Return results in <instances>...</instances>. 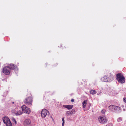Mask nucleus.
<instances>
[{
	"label": "nucleus",
	"instance_id": "1",
	"mask_svg": "<svg viewBox=\"0 0 126 126\" xmlns=\"http://www.w3.org/2000/svg\"><path fill=\"white\" fill-rule=\"evenodd\" d=\"M116 78L118 82L120 83L123 84L125 82V77L122 73H119L117 74Z\"/></svg>",
	"mask_w": 126,
	"mask_h": 126
},
{
	"label": "nucleus",
	"instance_id": "2",
	"mask_svg": "<svg viewBox=\"0 0 126 126\" xmlns=\"http://www.w3.org/2000/svg\"><path fill=\"white\" fill-rule=\"evenodd\" d=\"M32 97L29 96L25 98L24 100V102L26 105L31 106H32Z\"/></svg>",
	"mask_w": 126,
	"mask_h": 126
},
{
	"label": "nucleus",
	"instance_id": "3",
	"mask_svg": "<svg viewBox=\"0 0 126 126\" xmlns=\"http://www.w3.org/2000/svg\"><path fill=\"white\" fill-rule=\"evenodd\" d=\"M98 119L99 122L102 124H105L108 121L107 119L105 116L104 115L99 116Z\"/></svg>",
	"mask_w": 126,
	"mask_h": 126
},
{
	"label": "nucleus",
	"instance_id": "4",
	"mask_svg": "<svg viewBox=\"0 0 126 126\" xmlns=\"http://www.w3.org/2000/svg\"><path fill=\"white\" fill-rule=\"evenodd\" d=\"M3 122L7 126H12V124L8 117L5 116L3 118Z\"/></svg>",
	"mask_w": 126,
	"mask_h": 126
},
{
	"label": "nucleus",
	"instance_id": "5",
	"mask_svg": "<svg viewBox=\"0 0 126 126\" xmlns=\"http://www.w3.org/2000/svg\"><path fill=\"white\" fill-rule=\"evenodd\" d=\"M21 108L22 109V111L24 113L27 114H29L30 113L31 111L30 109L25 105H23L21 107Z\"/></svg>",
	"mask_w": 126,
	"mask_h": 126
},
{
	"label": "nucleus",
	"instance_id": "6",
	"mask_svg": "<svg viewBox=\"0 0 126 126\" xmlns=\"http://www.w3.org/2000/svg\"><path fill=\"white\" fill-rule=\"evenodd\" d=\"M2 72L6 75H8L10 74V70L9 67L8 66L4 67L3 69Z\"/></svg>",
	"mask_w": 126,
	"mask_h": 126
},
{
	"label": "nucleus",
	"instance_id": "7",
	"mask_svg": "<svg viewBox=\"0 0 126 126\" xmlns=\"http://www.w3.org/2000/svg\"><path fill=\"white\" fill-rule=\"evenodd\" d=\"M49 114V112L47 110L43 109L42 111L41 116L44 118L47 115H48Z\"/></svg>",
	"mask_w": 126,
	"mask_h": 126
},
{
	"label": "nucleus",
	"instance_id": "8",
	"mask_svg": "<svg viewBox=\"0 0 126 126\" xmlns=\"http://www.w3.org/2000/svg\"><path fill=\"white\" fill-rule=\"evenodd\" d=\"M8 66L10 70L12 69L14 70H16L18 69L17 66L14 64H11Z\"/></svg>",
	"mask_w": 126,
	"mask_h": 126
},
{
	"label": "nucleus",
	"instance_id": "9",
	"mask_svg": "<svg viewBox=\"0 0 126 126\" xmlns=\"http://www.w3.org/2000/svg\"><path fill=\"white\" fill-rule=\"evenodd\" d=\"M107 76L108 77V81H111L113 80V76L111 73L109 74Z\"/></svg>",
	"mask_w": 126,
	"mask_h": 126
},
{
	"label": "nucleus",
	"instance_id": "10",
	"mask_svg": "<svg viewBox=\"0 0 126 126\" xmlns=\"http://www.w3.org/2000/svg\"><path fill=\"white\" fill-rule=\"evenodd\" d=\"M31 123V121L30 120L27 119L25 120L24 121V125L25 126H27L29 125Z\"/></svg>",
	"mask_w": 126,
	"mask_h": 126
},
{
	"label": "nucleus",
	"instance_id": "11",
	"mask_svg": "<svg viewBox=\"0 0 126 126\" xmlns=\"http://www.w3.org/2000/svg\"><path fill=\"white\" fill-rule=\"evenodd\" d=\"M75 110L73 109L71 110L67 111L66 113V114L68 116L70 114H72L73 113H75Z\"/></svg>",
	"mask_w": 126,
	"mask_h": 126
},
{
	"label": "nucleus",
	"instance_id": "12",
	"mask_svg": "<svg viewBox=\"0 0 126 126\" xmlns=\"http://www.w3.org/2000/svg\"><path fill=\"white\" fill-rule=\"evenodd\" d=\"M101 80L103 82H106L108 81V77L107 76L105 75L101 78Z\"/></svg>",
	"mask_w": 126,
	"mask_h": 126
},
{
	"label": "nucleus",
	"instance_id": "13",
	"mask_svg": "<svg viewBox=\"0 0 126 126\" xmlns=\"http://www.w3.org/2000/svg\"><path fill=\"white\" fill-rule=\"evenodd\" d=\"M63 106L65 108H66L68 110H70L72 109L73 107V105H63Z\"/></svg>",
	"mask_w": 126,
	"mask_h": 126
},
{
	"label": "nucleus",
	"instance_id": "14",
	"mask_svg": "<svg viewBox=\"0 0 126 126\" xmlns=\"http://www.w3.org/2000/svg\"><path fill=\"white\" fill-rule=\"evenodd\" d=\"M113 109L115 111H119L120 110V107L117 106H114Z\"/></svg>",
	"mask_w": 126,
	"mask_h": 126
},
{
	"label": "nucleus",
	"instance_id": "15",
	"mask_svg": "<svg viewBox=\"0 0 126 126\" xmlns=\"http://www.w3.org/2000/svg\"><path fill=\"white\" fill-rule=\"evenodd\" d=\"M87 102V100H84L82 103V106L83 108H85L86 106Z\"/></svg>",
	"mask_w": 126,
	"mask_h": 126
},
{
	"label": "nucleus",
	"instance_id": "16",
	"mask_svg": "<svg viewBox=\"0 0 126 126\" xmlns=\"http://www.w3.org/2000/svg\"><path fill=\"white\" fill-rule=\"evenodd\" d=\"M22 111L21 110H19L16 113V115H18L22 114L23 113Z\"/></svg>",
	"mask_w": 126,
	"mask_h": 126
},
{
	"label": "nucleus",
	"instance_id": "17",
	"mask_svg": "<svg viewBox=\"0 0 126 126\" xmlns=\"http://www.w3.org/2000/svg\"><path fill=\"white\" fill-rule=\"evenodd\" d=\"M90 93L92 94H94L96 93V91L94 90H91L90 91Z\"/></svg>",
	"mask_w": 126,
	"mask_h": 126
},
{
	"label": "nucleus",
	"instance_id": "18",
	"mask_svg": "<svg viewBox=\"0 0 126 126\" xmlns=\"http://www.w3.org/2000/svg\"><path fill=\"white\" fill-rule=\"evenodd\" d=\"M114 105H110L109 107V109L112 111H113V110H114L113 108H114Z\"/></svg>",
	"mask_w": 126,
	"mask_h": 126
},
{
	"label": "nucleus",
	"instance_id": "19",
	"mask_svg": "<svg viewBox=\"0 0 126 126\" xmlns=\"http://www.w3.org/2000/svg\"><path fill=\"white\" fill-rule=\"evenodd\" d=\"M64 117H63L62 118V121L63 123L62 124V126H64Z\"/></svg>",
	"mask_w": 126,
	"mask_h": 126
},
{
	"label": "nucleus",
	"instance_id": "20",
	"mask_svg": "<svg viewBox=\"0 0 126 126\" xmlns=\"http://www.w3.org/2000/svg\"><path fill=\"white\" fill-rule=\"evenodd\" d=\"M12 120L13 122H14L15 124H16V122L15 119L13 118L12 119Z\"/></svg>",
	"mask_w": 126,
	"mask_h": 126
},
{
	"label": "nucleus",
	"instance_id": "21",
	"mask_svg": "<svg viewBox=\"0 0 126 126\" xmlns=\"http://www.w3.org/2000/svg\"><path fill=\"white\" fill-rule=\"evenodd\" d=\"M106 111V110H103L101 111V112L103 114H104L105 113V112Z\"/></svg>",
	"mask_w": 126,
	"mask_h": 126
},
{
	"label": "nucleus",
	"instance_id": "22",
	"mask_svg": "<svg viewBox=\"0 0 126 126\" xmlns=\"http://www.w3.org/2000/svg\"><path fill=\"white\" fill-rule=\"evenodd\" d=\"M123 99L124 102L126 103V98L125 97Z\"/></svg>",
	"mask_w": 126,
	"mask_h": 126
},
{
	"label": "nucleus",
	"instance_id": "23",
	"mask_svg": "<svg viewBox=\"0 0 126 126\" xmlns=\"http://www.w3.org/2000/svg\"><path fill=\"white\" fill-rule=\"evenodd\" d=\"M74 99H71V101L72 102H74Z\"/></svg>",
	"mask_w": 126,
	"mask_h": 126
},
{
	"label": "nucleus",
	"instance_id": "24",
	"mask_svg": "<svg viewBox=\"0 0 126 126\" xmlns=\"http://www.w3.org/2000/svg\"><path fill=\"white\" fill-rule=\"evenodd\" d=\"M64 47H65V48H66L67 47H68V46L67 45H66V46H64Z\"/></svg>",
	"mask_w": 126,
	"mask_h": 126
},
{
	"label": "nucleus",
	"instance_id": "25",
	"mask_svg": "<svg viewBox=\"0 0 126 126\" xmlns=\"http://www.w3.org/2000/svg\"><path fill=\"white\" fill-rule=\"evenodd\" d=\"M12 103H13V104H14V102H13Z\"/></svg>",
	"mask_w": 126,
	"mask_h": 126
}]
</instances>
